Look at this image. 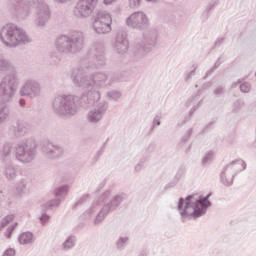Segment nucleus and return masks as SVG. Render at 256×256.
<instances>
[{"label":"nucleus","instance_id":"1","mask_svg":"<svg viewBox=\"0 0 256 256\" xmlns=\"http://www.w3.org/2000/svg\"><path fill=\"white\" fill-rule=\"evenodd\" d=\"M105 65V46L103 42H96L84 56L80 65L72 69L71 79L76 87L88 89L81 97L72 94L56 96L52 102L53 111L62 117H73L79 113V107L93 105L87 113L88 123L97 125L105 117L109 105L105 100L100 102V89H105L109 83V75L105 72H96L90 76H85L88 69H103Z\"/></svg>","mask_w":256,"mask_h":256},{"label":"nucleus","instance_id":"2","mask_svg":"<svg viewBox=\"0 0 256 256\" xmlns=\"http://www.w3.org/2000/svg\"><path fill=\"white\" fill-rule=\"evenodd\" d=\"M127 201V194L120 193L113 196L111 190H106L98 199L94 200L91 205L80 216L84 221H91L95 226L101 225L111 211L121 209L123 203Z\"/></svg>","mask_w":256,"mask_h":256},{"label":"nucleus","instance_id":"3","mask_svg":"<svg viewBox=\"0 0 256 256\" xmlns=\"http://www.w3.org/2000/svg\"><path fill=\"white\" fill-rule=\"evenodd\" d=\"M8 9L17 19H29L35 9L34 25L38 29H45L51 21V8L45 3V0H8Z\"/></svg>","mask_w":256,"mask_h":256},{"label":"nucleus","instance_id":"4","mask_svg":"<svg viewBox=\"0 0 256 256\" xmlns=\"http://www.w3.org/2000/svg\"><path fill=\"white\" fill-rule=\"evenodd\" d=\"M56 51L49 55L50 65H59L61 55H77L85 47V34L80 30H72L68 34L60 35L55 42Z\"/></svg>","mask_w":256,"mask_h":256},{"label":"nucleus","instance_id":"5","mask_svg":"<svg viewBox=\"0 0 256 256\" xmlns=\"http://www.w3.org/2000/svg\"><path fill=\"white\" fill-rule=\"evenodd\" d=\"M211 193L206 196H199L198 194H191L185 198L180 197L177 204V211L183 222L187 219H199L206 215L207 209L211 207L212 203L209 201Z\"/></svg>","mask_w":256,"mask_h":256},{"label":"nucleus","instance_id":"6","mask_svg":"<svg viewBox=\"0 0 256 256\" xmlns=\"http://www.w3.org/2000/svg\"><path fill=\"white\" fill-rule=\"evenodd\" d=\"M19 89V78L15 74L6 75L0 82V125H3L9 119L11 110L7 103L15 99Z\"/></svg>","mask_w":256,"mask_h":256},{"label":"nucleus","instance_id":"7","mask_svg":"<svg viewBox=\"0 0 256 256\" xmlns=\"http://www.w3.org/2000/svg\"><path fill=\"white\" fill-rule=\"evenodd\" d=\"M0 41L4 47L8 49H15L19 45H27L31 43V38L27 35V32L13 23H8L0 30Z\"/></svg>","mask_w":256,"mask_h":256},{"label":"nucleus","instance_id":"8","mask_svg":"<svg viewBox=\"0 0 256 256\" xmlns=\"http://www.w3.org/2000/svg\"><path fill=\"white\" fill-rule=\"evenodd\" d=\"M14 155L19 163H33L37 159V140L29 137L18 141L14 146Z\"/></svg>","mask_w":256,"mask_h":256},{"label":"nucleus","instance_id":"9","mask_svg":"<svg viewBox=\"0 0 256 256\" xmlns=\"http://www.w3.org/2000/svg\"><path fill=\"white\" fill-rule=\"evenodd\" d=\"M245 169H247V164L241 159L234 160L227 164L220 175L223 185L231 187V185H233V179H235L237 173H241V171H245Z\"/></svg>","mask_w":256,"mask_h":256},{"label":"nucleus","instance_id":"10","mask_svg":"<svg viewBox=\"0 0 256 256\" xmlns=\"http://www.w3.org/2000/svg\"><path fill=\"white\" fill-rule=\"evenodd\" d=\"M113 23V18L111 14L107 11L100 10L93 17V29L98 35H107L111 33V24Z\"/></svg>","mask_w":256,"mask_h":256},{"label":"nucleus","instance_id":"11","mask_svg":"<svg viewBox=\"0 0 256 256\" xmlns=\"http://www.w3.org/2000/svg\"><path fill=\"white\" fill-rule=\"evenodd\" d=\"M98 2L99 0H78L73 9L74 16H76L77 19H87V17H91Z\"/></svg>","mask_w":256,"mask_h":256},{"label":"nucleus","instance_id":"12","mask_svg":"<svg viewBox=\"0 0 256 256\" xmlns=\"http://www.w3.org/2000/svg\"><path fill=\"white\" fill-rule=\"evenodd\" d=\"M20 97H29V99H35L41 95V85L39 82L28 79L20 87L19 90Z\"/></svg>","mask_w":256,"mask_h":256},{"label":"nucleus","instance_id":"13","mask_svg":"<svg viewBox=\"0 0 256 256\" xmlns=\"http://www.w3.org/2000/svg\"><path fill=\"white\" fill-rule=\"evenodd\" d=\"M126 25L132 29H147L149 18L143 12H134L127 18Z\"/></svg>","mask_w":256,"mask_h":256},{"label":"nucleus","instance_id":"14","mask_svg":"<svg viewBox=\"0 0 256 256\" xmlns=\"http://www.w3.org/2000/svg\"><path fill=\"white\" fill-rule=\"evenodd\" d=\"M113 49L118 55H125L129 51V40H127V32L120 31L116 34Z\"/></svg>","mask_w":256,"mask_h":256},{"label":"nucleus","instance_id":"15","mask_svg":"<svg viewBox=\"0 0 256 256\" xmlns=\"http://www.w3.org/2000/svg\"><path fill=\"white\" fill-rule=\"evenodd\" d=\"M31 131V126L25 121L18 120L16 124L12 125L9 128L10 135H13L16 138L25 137Z\"/></svg>","mask_w":256,"mask_h":256},{"label":"nucleus","instance_id":"16","mask_svg":"<svg viewBox=\"0 0 256 256\" xmlns=\"http://www.w3.org/2000/svg\"><path fill=\"white\" fill-rule=\"evenodd\" d=\"M43 153L48 159H59L63 157V147L48 144L46 147L43 148Z\"/></svg>","mask_w":256,"mask_h":256},{"label":"nucleus","instance_id":"17","mask_svg":"<svg viewBox=\"0 0 256 256\" xmlns=\"http://www.w3.org/2000/svg\"><path fill=\"white\" fill-rule=\"evenodd\" d=\"M203 103V98L199 94L192 95L187 101H186V107L189 110L190 117H193L195 111L201 107Z\"/></svg>","mask_w":256,"mask_h":256},{"label":"nucleus","instance_id":"18","mask_svg":"<svg viewBox=\"0 0 256 256\" xmlns=\"http://www.w3.org/2000/svg\"><path fill=\"white\" fill-rule=\"evenodd\" d=\"M151 51L152 48L150 46H147L140 42L136 46V49L134 51V57L137 61H139L140 59H145V57H147V55H149Z\"/></svg>","mask_w":256,"mask_h":256},{"label":"nucleus","instance_id":"19","mask_svg":"<svg viewBox=\"0 0 256 256\" xmlns=\"http://www.w3.org/2000/svg\"><path fill=\"white\" fill-rule=\"evenodd\" d=\"M29 180L22 179L16 184L17 197H27L31 191L29 190Z\"/></svg>","mask_w":256,"mask_h":256},{"label":"nucleus","instance_id":"20","mask_svg":"<svg viewBox=\"0 0 256 256\" xmlns=\"http://www.w3.org/2000/svg\"><path fill=\"white\" fill-rule=\"evenodd\" d=\"M0 71L2 72L11 71L12 73L7 75H16L17 77V73H15V66L13 65V63H11V61L5 58V55L3 54H0Z\"/></svg>","mask_w":256,"mask_h":256},{"label":"nucleus","instance_id":"21","mask_svg":"<svg viewBox=\"0 0 256 256\" xmlns=\"http://www.w3.org/2000/svg\"><path fill=\"white\" fill-rule=\"evenodd\" d=\"M246 105L247 104L245 103V100L243 98H238L233 101L231 106V112L234 115H243Z\"/></svg>","mask_w":256,"mask_h":256},{"label":"nucleus","instance_id":"22","mask_svg":"<svg viewBox=\"0 0 256 256\" xmlns=\"http://www.w3.org/2000/svg\"><path fill=\"white\" fill-rule=\"evenodd\" d=\"M140 43L145 44L146 47H150V49H153V47L157 45V33L155 32L145 33L143 35V41Z\"/></svg>","mask_w":256,"mask_h":256},{"label":"nucleus","instance_id":"23","mask_svg":"<svg viewBox=\"0 0 256 256\" xmlns=\"http://www.w3.org/2000/svg\"><path fill=\"white\" fill-rule=\"evenodd\" d=\"M3 175L8 181H14L17 178V169H15V166L8 164L3 170Z\"/></svg>","mask_w":256,"mask_h":256},{"label":"nucleus","instance_id":"24","mask_svg":"<svg viewBox=\"0 0 256 256\" xmlns=\"http://www.w3.org/2000/svg\"><path fill=\"white\" fill-rule=\"evenodd\" d=\"M18 241L20 245H33L35 239L33 238V233L23 232L19 235Z\"/></svg>","mask_w":256,"mask_h":256},{"label":"nucleus","instance_id":"25","mask_svg":"<svg viewBox=\"0 0 256 256\" xmlns=\"http://www.w3.org/2000/svg\"><path fill=\"white\" fill-rule=\"evenodd\" d=\"M77 245V238L73 235H70L61 245L62 251H71Z\"/></svg>","mask_w":256,"mask_h":256},{"label":"nucleus","instance_id":"26","mask_svg":"<svg viewBox=\"0 0 256 256\" xmlns=\"http://www.w3.org/2000/svg\"><path fill=\"white\" fill-rule=\"evenodd\" d=\"M129 236H119L115 241V247L117 251H125V248L129 245Z\"/></svg>","mask_w":256,"mask_h":256},{"label":"nucleus","instance_id":"27","mask_svg":"<svg viewBox=\"0 0 256 256\" xmlns=\"http://www.w3.org/2000/svg\"><path fill=\"white\" fill-rule=\"evenodd\" d=\"M69 193V185H62L54 189V195L57 199H65V196Z\"/></svg>","mask_w":256,"mask_h":256},{"label":"nucleus","instance_id":"28","mask_svg":"<svg viewBox=\"0 0 256 256\" xmlns=\"http://www.w3.org/2000/svg\"><path fill=\"white\" fill-rule=\"evenodd\" d=\"M2 153L4 157H9L11 153H15V143L6 142L3 146Z\"/></svg>","mask_w":256,"mask_h":256},{"label":"nucleus","instance_id":"29","mask_svg":"<svg viewBox=\"0 0 256 256\" xmlns=\"http://www.w3.org/2000/svg\"><path fill=\"white\" fill-rule=\"evenodd\" d=\"M223 57H219L214 66L212 68H210L207 72H206V75H205V79H207V77H211L213 75V73H215V71H217V69H219V67H221V64L223 63Z\"/></svg>","mask_w":256,"mask_h":256},{"label":"nucleus","instance_id":"30","mask_svg":"<svg viewBox=\"0 0 256 256\" xmlns=\"http://www.w3.org/2000/svg\"><path fill=\"white\" fill-rule=\"evenodd\" d=\"M213 159H215V153L211 150L206 152L201 160L203 167H207V165H209Z\"/></svg>","mask_w":256,"mask_h":256},{"label":"nucleus","instance_id":"31","mask_svg":"<svg viewBox=\"0 0 256 256\" xmlns=\"http://www.w3.org/2000/svg\"><path fill=\"white\" fill-rule=\"evenodd\" d=\"M149 159H150V156H143L142 158H140V160L134 167L135 172L141 173V171H143V167H145V163H147Z\"/></svg>","mask_w":256,"mask_h":256},{"label":"nucleus","instance_id":"32","mask_svg":"<svg viewBox=\"0 0 256 256\" xmlns=\"http://www.w3.org/2000/svg\"><path fill=\"white\" fill-rule=\"evenodd\" d=\"M198 67L199 66L197 64H193L191 69L186 72V76H185L186 83H190L191 79H193V77H195V75H197V68Z\"/></svg>","mask_w":256,"mask_h":256},{"label":"nucleus","instance_id":"33","mask_svg":"<svg viewBox=\"0 0 256 256\" xmlns=\"http://www.w3.org/2000/svg\"><path fill=\"white\" fill-rule=\"evenodd\" d=\"M59 205H61V199L60 198H56L53 200H50L48 202H46L43 207L44 209H53L55 207H59Z\"/></svg>","mask_w":256,"mask_h":256},{"label":"nucleus","instance_id":"34","mask_svg":"<svg viewBox=\"0 0 256 256\" xmlns=\"http://www.w3.org/2000/svg\"><path fill=\"white\" fill-rule=\"evenodd\" d=\"M89 201V195L84 194L73 205V209H77V207H81V205H85Z\"/></svg>","mask_w":256,"mask_h":256},{"label":"nucleus","instance_id":"35","mask_svg":"<svg viewBox=\"0 0 256 256\" xmlns=\"http://www.w3.org/2000/svg\"><path fill=\"white\" fill-rule=\"evenodd\" d=\"M108 99H111L112 101H121V92L119 91H110L107 93Z\"/></svg>","mask_w":256,"mask_h":256},{"label":"nucleus","instance_id":"36","mask_svg":"<svg viewBox=\"0 0 256 256\" xmlns=\"http://www.w3.org/2000/svg\"><path fill=\"white\" fill-rule=\"evenodd\" d=\"M13 219H15V215L13 214H9L7 215L1 222L0 224V229H3V227H7V225H9V223H11V221H13Z\"/></svg>","mask_w":256,"mask_h":256},{"label":"nucleus","instance_id":"37","mask_svg":"<svg viewBox=\"0 0 256 256\" xmlns=\"http://www.w3.org/2000/svg\"><path fill=\"white\" fill-rule=\"evenodd\" d=\"M240 91H241V93H251V83L242 82L240 84Z\"/></svg>","mask_w":256,"mask_h":256},{"label":"nucleus","instance_id":"38","mask_svg":"<svg viewBox=\"0 0 256 256\" xmlns=\"http://www.w3.org/2000/svg\"><path fill=\"white\" fill-rule=\"evenodd\" d=\"M193 135V129L190 128L186 131V133L181 137L180 141L182 143H187L191 139V136Z\"/></svg>","mask_w":256,"mask_h":256},{"label":"nucleus","instance_id":"39","mask_svg":"<svg viewBox=\"0 0 256 256\" xmlns=\"http://www.w3.org/2000/svg\"><path fill=\"white\" fill-rule=\"evenodd\" d=\"M155 143L151 142L146 148H145V154L146 155H151V153H155L156 149Z\"/></svg>","mask_w":256,"mask_h":256},{"label":"nucleus","instance_id":"40","mask_svg":"<svg viewBox=\"0 0 256 256\" xmlns=\"http://www.w3.org/2000/svg\"><path fill=\"white\" fill-rule=\"evenodd\" d=\"M39 219L42 225H47L49 219H51V216H49L47 213H43Z\"/></svg>","mask_w":256,"mask_h":256},{"label":"nucleus","instance_id":"41","mask_svg":"<svg viewBox=\"0 0 256 256\" xmlns=\"http://www.w3.org/2000/svg\"><path fill=\"white\" fill-rule=\"evenodd\" d=\"M159 125H161V115H156L152 122V129H154V127H159Z\"/></svg>","mask_w":256,"mask_h":256},{"label":"nucleus","instance_id":"42","mask_svg":"<svg viewBox=\"0 0 256 256\" xmlns=\"http://www.w3.org/2000/svg\"><path fill=\"white\" fill-rule=\"evenodd\" d=\"M15 227H17V222L14 223L13 225H11V226L7 229L6 237H7L8 239H11V235H13V231H15Z\"/></svg>","mask_w":256,"mask_h":256},{"label":"nucleus","instance_id":"43","mask_svg":"<svg viewBox=\"0 0 256 256\" xmlns=\"http://www.w3.org/2000/svg\"><path fill=\"white\" fill-rule=\"evenodd\" d=\"M129 5L131 9H137L141 5V0H129Z\"/></svg>","mask_w":256,"mask_h":256},{"label":"nucleus","instance_id":"44","mask_svg":"<svg viewBox=\"0 0 256 256\" xmlns=\"http://www.w3.org/2000/svg\"><path fill=\"white\" fill-rule=\"evenodd\" d=\"M214 95L216 97H221V95H223V87H218L214 90Z\"/></svg>","mask_w":256,"mask_h":256},{"label":"nucleus","instance_id":"45","mask_svg":"<svg viewBox=\"0 0 256 256\" xmlns=\"http://www.w3.org/2000/svg\"><path fill=\"white\" fill-rule=\"evenodd\" d=\"M3 256H15V249H13V248L7 249L4 252Z\"/></svg>","mask_w":256,"mask_h":256},{"label":"nucleus","instance_id":"46","mask_svg":"<svg viewBox=\"0 0 256 256\" xmlns=\"http://www.w3.org/2000/svg\"><path fill=\"white\" fill-rule=\"evenodd\" d=\"M225 43V37H219L216 42L215 45L216 47H221V45H223Z\"/></svg>","mask_w":256,"mask_h":256},{"label":"nucleus","instance_id":"47","mask_svg":"<svg viewBox=\"0 0 256 256\" xmlns=\"http://www.w3.org/2000/svg\"><path fill=\"white\" fill-rule=\"evenodd\" d=\"M216 5H217V3H210L207 8V13H211V11H213V9H215Z\"/></svg>","mask_w":256,"mask_h":256},{"label":"nucleus","instance_id":"48","mask_svg":"<svg viewBox=\"0 0 256 256\" xmlns=\"http://www.w3.org/2000/svg\"><path fill=\"white\" fill-rule=\"evenodd\" d=\"M243 82V80L239 79L238 81L232 83V89L237 88L238 85L241 86V83Z\"/></svg>","mask_w":256,"mask_h":256},{"label":"nucleus","instance_id":"49","mask_svg":"<svg viewBox=\"0 0 256 256\" xmlns=\"http://www.w3.org/2000/svg\"><path fill=\"white\" fill-rule=\"evenodd\" d=\"M54 3H57L58 5H65L67 1L69 0H52Z\"/></svg>","mask_w":256,"mask_h":256},{"label":"nucleus","instance_id":"50","mask_svg":"<svg viewBox=\"0 0 256 256\" xmlns=\"http://www.w3.org/2000/svg\"><path fill=\"white\" fill-rule=\"evenodd\" d=\"M117 0H103L104 5H111V3H115Z\"/></svg>","mask_w":256,"mask_h":256},{"label":"nucleus","instance_id":"51","mask_svg":"<svg viewBox=\"0 0 256 256\" xmlns=\"http://www.w3.org/2000/svg\"><path fill=\"white\" fill-rule=\"evenodd\" d=\"M19 105H20V107H25V99L21 98L19 100Z\"/></svg>","mask_w":256,"mask_h":256},{"label":"nucleus","instance_id":"52","mask_svg":"<svg viewBox=\"0 0 256 256\" xmlns=\"http://www.w3.org/2000/svg\"><path fill=\"white\" fill-rule=\"evenodd\" d=\"M139 256H147V252L146 251H142V252H140Z\"/></svg>","mask_w":256,"mask_h":256},{"label":"nucleus","instance_id":"53","mask_svg":"<svg viewBox=\"0 0 256 256\" xmlns=\"http://www.w3.org/2000/svg\"><path fill=\"white\" fill-rule=\"evenodd\" d=\"M254 147H256V126H255V138H254V143H253Z\"/></svg>","mask_w":256,"mask_h":256},{"label":"nucleus","instance_id":"54","mask_svg":"<svg viewBox=\"0 0 256 256\" xmlns=\"http://www.w3.org/2000/svg\"><path fill=\"white\" fill-rule=\"evenodd\" d=\"M207 86H208V87H211V82H208V83H207Z\"/></svg>","mask_w":256,"mask_h":256},{"label":"nucleus","instance_id":"55","mask_svg":"<svg viewBox=\"0 0 256 256\" xmlns=\"http://www.w3.org/2000/svg\"><path fill=\"white\" fill-rule=\"evenodd\" d=\"M146 1H148L149 3H151V1H153V0H146Z\"/></svg>","mask_w":256,"mask_h":256}]
</instances>
